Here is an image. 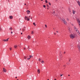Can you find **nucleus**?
I'll use <instances>...</instances> for the list:
<instances>
[{"label": "nucleus", "instance_id": "obj_1", "mask_svg": "<svg viewBox=\"0 0 80 80\" xmlns=\"http://www.w3.org/2000/svg\"><path fill=\"white\" fill-rule=\"evenodd\" d=\"M70 38H72V39H73V38H75V37H76V35H75V34H70Z\"/></svg>", "mask_w": 80, "mask_h": 80}, {"label": "nucleus", "instance_id": "obj_2", "mask_svg": "<svg viewBox=\"0 0 80 80\" xmlns=\"http://www.w3.org/2000/svg\"><path fill=\"white\" fill-rule=\"evenodd\" d=\"M24 20H27V21H29L30 20V18H28V17H27V16H25Z\"/></svg>", "mask_w": 80, "mask_h": 80}, {"label": "nucleus", "instance_id": "obj_3", "mask_svg": "<svg viewBox=\"0 0 80 80\" xmlns=\"http://www.w3.org/2000/svg\"><path fill=\"white\" fill-rule=\"evenodd\" d=\"M62 22L65 25H67V22H66V20H65L64 18L62 19Z\"/></svg>", "mask_w": 80, "mask_h": 80}, {"label": "nucleus", "instance_id": "obj_4", "mask_svg": "<svg viewBox=\"0 0 80 80\" xmlns=\"http://www.w3.org/2000/svg\"><path fill=\"white\" fill-rule=\"evenodd\" d=\"M68 29L69 32H71V31H72V29H71L70 27H68Z\"/></svg>", "mask_w": 80, "mask_h": 80}, {"label": "nucleus", "instance_id": "obj_5", "mask_svg": "<svg viewBox=\"0 0 80 80\" xmlns=\"http://www.w3.org/2000/svg\"><path fill=\"white\" fill-rule=\"evenodd\" d=\"M8 40H9V38H8L6 40L4 39L3 40V41H4V42H8Z\"/></svg>", "mask_w": 80, "mask_h": 80}, {"label": "nucleus", "instance_id": "obj_6", "mask_svg": "<svg viewBox=\"0 0 80 80\" xmlns=\"http://www.w3.org/2000/svg\"><path fill=\"white\" fill-rule=\"evenodd\" d=\"M37 72L38 73H40V69H38Z\"/></svg>", "mask_w": 80, "mask_h": 80}, {"label": "nucleus", "instance_id": "obj_7", "mask_svg": "<svg viewBox=\"0 0 80 80\" xmlns=\"http://www.w3.org/2000/svg\"><path fill=\"white\" fill-rule=\"evenodd\" d=\"M77 20L78 22L79 23H80V19H78V18H77Z\"/></svg>", "mask_w": 80, "mask_h": 80}, {"label": "nucleus", "instance_id": "obj_8", "mask_svg": "<svg viewBox=\"0 0 80 80\" xmlns=\"http://www.w3.org/2000/svg\"><path fill=\"white\" fill-rule=\"evenodd\" d=\"M27 12L28 14H29V13H30V11L28 10H27Z\"/></svg>", "mask_w": 80, "mask_h": 80}, {"label": "nucleus", "instance_id": "obj_9", "mask_svg": "<svg viewBox=\"0 0 80 80\" xmlns=\"http://www.w3.org/2000/svg\"><path fill=\"white\" fill-rule=\"evenodd\" d=\"M3 71H4L3 72H7V70H6V69H5V68H3Z\"/></svg>", "mask_w": 80, "mask_h": 80}, {"label": "nucleus", "instance_id": "obj_10", "mask_svg": "<svg viewBox=\"0 0 80 80\" xmlns=\"http://www.w3.org/2000/svg\"><path fill=\"white\" fill-rule=\"evenodd\" d=\"M22 32H24L25 30V27H24V28H22Z\"/></svg>", "mask_w": 80, "mask_h": 80}, {"label": "nucleus", "instance_id": "obj_11", "mask_svg": "<svg viewBox=\"0 0 80 80\" xmlns=\"http://www.w3.org/2000/svg\"><path fill=\"white\" fill-rule=\"evenodd\" d=\"M28 38L29 39H30V38H31V37L30 36H28Z\"/></svg>", "mask_w": 80, "mask_h": 80}, {"label": "nucleus", "instance_id": "obj_12", "mask_svg": "<svg viewBox=\"0 0 80 80\" xmlns=\"http://www.w3.org/2000/svg\"><path fill=\"white\" fill-rule=\"evenodd\" d=\"M9 18L10 19H12V18H13V16H9Z\"/></svg>", "mask_w": 80, "mask_h": 80}, {"label": "nucleus", "instance_id": "obj_13", "mask_svg": "<svg viewBox=\"0 0 80 80\" xmlns=\"http://www.w3.org/2000/svg\"><path fill=\"white\" fill-rule=\"evenodd\" d=\"M17 47H18V45H15L14 46V48H17Z\"/></svg>", "mask_w": 80, "mask_h": 80}, {"label": "nucleus", "instance_id": "obj_14", "mask_svg": "<svg viewBox=\"0 0 80 80\" xmlns=\"http://www.w3.org/2000/svg\"><path fill=\"white\" fill-rule=\"evenodd\" d=\"M77 47L79 50L80 51V46H79V45H78L77 46Z\"/></svg>", "mask_w": 80, "mask_h": 80}, {"label": "nucleus", "instance_id": "obj_15", "mask_svg": "<svg viewBox=\"0 0 80 80\" xmlns=\"http://www.w3.org/2000/svg\"><path fill=\"white\" fill-rule=\"evenodd\" d=\"M76 31L77 33H80V32H79V31H78V30L76 29Z\"/></svg>", "mask_w": 80, "mask_h": 80}, {"label": "nucleus", "instance_id": "obj_16", "mask_svg": "<svg viewBox=\"0 0 80 80\" xmlns=\"http://www.w3.org/2000/svg\"><path fill=\"white\" fill-rule=\"evenodd\" d=\"M72 13H73V14H75V11H74V10H72Z\"/></svg>", "mask_w": 80, "mask_h": 80}, {"label": "nucleus", "instance_id": "obj_17", "mask_svg": "<svg viewBox=\"0 0 80 80\" xmlns=\"http://www.w3.org/2000/svg\"><path fill=\"white\" fill-rule=\"evenodd\" d=\"M9 30L12 31V28H9Z\"/></svg>", "mask_w": 80, "mask_h": 80}, {"label": "nucleus", "instance_id": "obj_18", "mask_svg": "<svg viewBox=\"0 0 80 80\" xmlns=\"http://www.w3.org/2000/svg\"><path fill=\"white\" fill-rule=\"evenodd\" d=\"M24 59H25V60H26V59H27V57L26 56H24Z\"/></svg>", "mask_w": 80, "mask_h": 80}, {"label": "nucleus", "instance_id": "obj_19", "mask_svg": "<svg viewBox=\"0 0 80 80\" xmlns=\"http://www.w3.org/2000/svg\"><path fill=\"white\" fill-rule=\"evenodd\" d=\"M74 28L75 30H77V28H76V27L75 26H74Z\"/></svg>", "mask_w": 80, "mask_h": 80}, {"label": "nucleus", "instance_id": "obj_20", "mask_svg": "<svg viewBox=\"0 0 80 80\" xmlns=\"http://www.w3.org/2000/svg\"><path fill=\"white\" fill-rule=\"evenodd\" d=\"M29 57H30V58H32V57H33V56L32 55H30Z\"/></svg>", "mask_w": 80, "mask_h": 80}, {"label": "nucleus", "instance_id": "obj_21", "mask_svg": "<svg viewBox=\"0 0 80 80\" xmlns=\"http://www.w3.org/2000/svg\"><path fill=\"white\" fill-rule=\"evenodd\" d=\"M45 2L46 3H48V1H47V0H45Z\"/></svg>", "mask_w": 80, "mask_h": 80}, {"label": "nucleus", "instance_id": "obj_22", "mask_svg": "<svg viewBox=\"0 0 80 80\" xmlns=\"http://www.w3.org/2000/svg\"><path fill=\"white\" fill-rule=\"evenodd\" d=\"M33 25H34L35 26H36V24H35V22H34V23H33Z\"/></svg>", "mask_w": 80, "mask_h": 80}, {"label": "nucleus", "instance_id": "obj_23", "mask_svg": "<svg viewBox=\"0 0 80 80\" xmlns=\"http://www.w3.org/2000/svg\"><path fill=\"white\" fill-rule=\"evenodd\" d=\"M43 7L44 8H45V7H46V6L45 5H43Z\"/></svg>", "mask_w": 80, "mask_h": 80}, {"label": "nucleus", "instance_id": "obj_24", "mask_svg": "<svg viewBox=\"0 0 80 80\" xmlns=\"http://www.w3.org/2000/svg\"><path fill=\"white\" fill-rule=\"evenodd\" d=\"M2 29L0 27V31H2Z\"/></svg>", "mask_w": 80, "mask_h": 80}, {"label": "nucleus", "instance_id": "obj_25", "mask_svg": "<svg viewBox=\"0 0 80 80\" xmlns=\"http://www.w3.org/2000/svg\"><path fill=\"white\" fill-rule=\"evenodd\" d=\"M41 63H44V61H42Z\"/></svg>", "mask_w": 80, "mask_h": 80}, {"label": "nucleus", "instance_id": "obj_26", "mask_svg": "<svg viewBox=\"0 0 80 80\" xmlns=\"http://www.w3.org/2000/svg\"><path fill=\"white\" fill-rule=\"evenodd\" d=\"M45 27L46 28H47V25L46 24L45 25Z\"/></svg>", "mask_w": 80, "mask_h": 80}, {"label": "nucleus", "instance_id": "obj_27", "mask_svg": "<svg viewBox=\"0 0 80 80\" xmlns=\"http://www.w3.org/2000/svg\"><path fill=\"white\" fill-rule=\"evenodd\" d=\"M48 3H49V5H51V3H50V2H49Z\"/></svg>", "mask_w": 80, "mask_h": 80}, {"label": "nucleus", "instance_id": "obj_28", "mask_svg": "<svg viewBox=\"0 0 80 80\" xmlns=\"http://www.w3.org/2000/svg\"><path fill=\"white\" fill-rule=\"evenodd\" d=\"M30 58H27L28 60H30Z\"/></svg>", "mask_w": 80, "mask_h": 80}, {"label": "nucleus", "instance_id": "obj_29", "mask_svg": "<svg viewBox=\"0 0 80 80\" xmlns=\"http://www.w3.org/2000/svg\"><path fill=\"white\" fill-rule=\"evenodd\" d=\"M7 2H9V0H7Z\"/></svg>", "mask_w": 80, "mask_h": 80}, {"label": "nucleus", "instance_id": "obj_30", "mask_svg": "<svg viewBox=\"0 0 80 80\" xmlns=\"http://www.w3.org/2000/svg\"><path fill=\"white\" fill-rule=\"evenodd\" d=\"M52 14H53V15L55 14V12H52Z\"/></svg>", "mask_w": 80, "mask_h": 80}, {"label": "nucleus", "instance_id": "obj_31", "mask_svg": "<svg viewBox=\"0 0 80 80\" xmlns=\"http://www.w3.org/2000/svg\"><path fill=\"white\" fill-rule=\"evenodd\" d=\"M31 33H32V34H33V31H32Z\"/></svg>", "mask_w": 80, "mask_h": 80}, {"label": "nucleus", "instance_id": "obj_32", "mask_svg": "<svg viewBox=\"0 0 80 80\" xmlns=\"http://www.w3.org/2000/svg\"><path fill=\"white\" fill-rule=\"evenodd\" d=\"M67 20H68V21H69V19L68 18H67Z\"/></svg>", "mask_w": 80, "mask_h": 80}, {"label": "nucleus", "instance_id": "obj_33", "mask_svg": "<svg viewBox=\"0 0 80 80\" xmlns=\"http://www.w3.org/2000/svg\"><path fill=\"white\" fill-rule=\"evenodd\" d=\"M47 7H48V8H49V6H48V5H47Z\"/></svg>", "mask_w": 80, "mask_h": 80}, {"label": "nucleus", "instance_id": "obj_34", "mask_svg": "<svg viewBox=\"0 0 80 80\" xmlns=\"http://www.w3.org/2000/svg\"><path fill=\"white\" fill-rule=\"evenodd\" d=\"M78 34L79 36H80V32H79V33H78Z\"/></svg>", "mask_w": 80, "mask_h": 80}, {"label": "nucleus", "instance_id": "obj_35", "mask_svg": "<svg viewBox=\"0 0 80 80\" xmlns=\"http://www.w3.org/2000/svg\"><path fill=\"white\" fill-rule=\"evenodd\" d=\"M67 65H70V63H67Z\"/></svg>", "mask_w": 80, "mask_h": 80}, {"label": "nucleus", "instance_id": "obj_36", "mask_svg": "<svg viewBox=\"0 0 80 80\" xmlns=\"http://www.w3.org/2000/svg\"><path fill=\"white\" fill-rule=\"evenodd\" d=\"M62 75H63V74H61L60 75L61 77H62Z\"/></svg>", "mask_w": 80, "mask_h": 80}, {"label": "nucleus", "instance_id": "obj_37", "mask_svg": "<svg viewBox=\"0 0 80 80\" xmlns=\"http://www.w3.org/2000/svg\"><path fill=\"white\" fill-rule=\"evenodd\" d=\"M10 50H12V48H10Z\"/></svg>", "mask_w": 80, "mask_h": 80}, {"label": "nucleus", "instance_id": "obj_38", "mask_svg": "<svg viewBox=\"0 0 80 80\" xmlns=\"http://www.w3.org/2000/svg\"><path fill=\"white\" fill-rule=\"evenodd\" d=\"M40 60H41V59H40V58H39V62H40Z\"/></svg>", "mask_w": 80, "mask_h": 80}, {"label": "nucleus", "instance_id": "obj_39", "mask_svg": "<svg viewBox=\"0 0 80 80\" xmlns=\"http://www.w3.org/2000/svg\"><path fill=\"white\" fill-rule=\"evenodd\" d=\"M64 67H66V65H64Z\"/></svg>", "mask_w": 80, "mask_h": 80}, {"label": "nucleus", "instance_id": "obj_40", "mask_svg": "<svg viewBox=\"0 0 80 80\" xmlns=\"http://www.w3.org/2000/svg\"><path fill=\"white\" fill-rule=\"evenodd\" d=\"M11 34H12L13 33V32H11Z\"/></svg>", "mask_w": 80, "mask_h": 80}, {"label": "nucleus", "instance_id": "obj_41", "mask_svg": "<svg viewBox=\"0 0 80 80\" xmlns=\"http://www.w3.org/2000/svg\"><path fill=\"white\" fill-rule=\"evenodd\" d=\"M47 9L48 10H49V9L48 8H47Z\"/></svg>", "mask_w": 80, "mask_h": 80}, {"label": "nucleus", "instance_id": "obj_42", "mask_svg": "<svg viewBox=\"0 0 80 80\" xmlns=\"http://www.w3.org/2000/svg\"><path fill=\"white\" fill-rule=\"evenodd\" d=\"M69 12H71V11L70 10H69Z\"/></svg>", "mask_w": 80, "mask_h": 80}, {"label": "nucleus", "instance_id": "obj_43", "mask_svg": "<svg viewBox=\"0 0 80 80\" xmlns=\"http://www.w3.org/2000/svg\"><path fill=\"white\" fill-rule=\"evenodd\" d=\"M21 35H22V32H21Z\"/></svg>", "mask_w": 80, "mask_h": 80}, {"label": "nucleus", "instance_id": "obj_44", "mask_svg": "<svg viewBox=\"0 0 80 80\" xmlns=\"http://www.w3.org/2000/svg\"><path fill=\"white\" fill-rule=\"evenodd\" d=\"M54 35H56V33L55 32L54 33Z\"/></svg>", "mask_w": 80, "mask_h": 80}, {"label": "nucleus", "instance_id": "obj_45", "mask_svg": "<svg viewBox=\"0 0 80 80\" xmlns=\"http://www.w3.org/2000/svg\"><path fill=\"white\" fill-rule=\"evenodd\" d=\"M24 50H25V48H24Z\"/></svg>", "mask_w": 80, "mask_h": 80}, {"label": "nucleus", "instance_id": "obj_46", "mask_svg": "<svg viewBox=\"0 0 80 80\" xmlns=\"http://www.w3.org/2000/svg\"><path fill=\"white\" fill-rule=\"evenodd\" d=\"M15 78H17V77H16Z\"/></svg>", "mask_w": 80, "mask_h": 80}, {"label": "nucleus", "instance_id": "obj_47", "mask_svg": "<svg viewBox=\"0 0 80 80\" xmlns=\"http://www.w3.org/2000/svg\"><path fill=\"white\" fill-rule=\"evenodd\" d=\"M64 53L65 54V52H64Z\"/></svg>", "mask_w": 80, "mask_h": 80}, {"label": "nucleus", "instance_id": "obj_48", "mask_svg": "<svg viewBox=\"0 0 80 80\" xmlns=\"http://www.w3.org/2000/svg\"><path fill=\"white\" fill-rule=\"evenodd\" d=\"M25 5H26V3L25 4Z\"/></svg>", "mask_w": 80, "mask_h": 80}, {"label": "nucleus", "instance_id": "obj_49", "mask_svg": "<svg viewBox=\"0 0 80 80\" xmlns=\"http://www.w3.org/2000/svg\"><path fill=\"white\" fill-rule=\"evenodd\" d=\"M72 25L73 26V24H72Z\"/></svg>", "mask_w": 80, "mask_h": 80}, {"label": "nucleus", "instance_id": "obj_50", "mask_svg": "<svg viewBox=\"0 0 80 80\" xmlns=\"http://www.w3.org/2000/svg\"><path fill=\"white\" fill-rule=\"evenodd\" d=\"M31 19H32V18H31Z\"/></svg>", "mask_w": 80, "mask_h": 80}, {"label": "nucleus", "instance_id": "obj_51", "mask_svg": "<svg viewBox=\"0 0 80 80\" xmlns=\"http://www.w3.org/2000/svg\"><path fill=\"white\" fill-rule=\"evenodd\" d=\"M68 76H70V75H68Z\"/></svg>", "mask_w": 80, "mask_h": 80}, {"label": "nucleus", "instance_id": "obj_52", "mask_svg": "<svg viewBox=\"0 0 80 80\" xmlns=\"http://www.w3.org/2000/svg\"><path fill=\"white\" fill-rule=\"evenodd\" d=\"M57 33H58V31H57Z\"/></svg>", "mask_w": 80, "mask_h": 80}, {"label": "nucleus", "instance_id": "obj_53", "mask_svg": "<svg viewBox=\"0 0 80 80\" xmlns=\"http://www.w3.org/2000/svg\"><path fill=\"white\" fill-rule=\"evenodd\" d=\"M41 1H43V0H41Z\"/></svg>", "mask_w": 80, "mask_h": 80}, {"label": "nucleus", "instance_id": "obj_54", "mask_svg": "<svg viewBox=\"0 0 80 80\" xmlns=\"http://www.w3.org/2000/svg\"><path fill=\"white\" fill-rule=\"evenodd\" d=\"M21 28H20V30H21Z\"/></svg>", "mask_w": 80, "mask_h": 80}, {"label": "nucleus", "instance_id": "obj_55", "mask_svg": "<svg viewBox=\"0 0 80 80\" xmlns=\"http://www.w3.org/2000/svg\"><path fill=\"white\" fill-rule=\"evenodd\" d=\"M54 80H57L56 79H55Z\"/></svg>", "mask_w": 80, "mask_h": 80}, {"label": "nucleus", "instance_id": "obj_56", "mask_svg": "<svg viewBox=\"0 0 80 80\" xmlns=\"http://www.w3.org/2000/svg\"><path fill=\"white\" fill-rule=\"evenodd\" d=\"M48 80H49V79H48Z\"/></svg>", "mask_w": 80, "mask_h": 80}, {"label": "nucleus", "instance_id": "obj_57", "mask_svg": "<svg viewBox=\"0 0 80 80\" xmlns=\"http://www.w3.org/2000/svg\"><path fill=\"white\" fill-rule=\"evenodd\" d=\"M29 17H30V16H29Z\"/></svg>", "mask_w": 80, "mask_h": 80}, {"label": "nucleus", "instance_id": "obj_58", "mask_svg": "<svg viewBox=\"0 0 80 80\" xmlns=\"http://www.w3.org/2000/svg\"><path fill=\"white\" fill-rule=\"evenodd\" d=\"M17 80H18V79H17Z\"/></svg>", "mask_w": 80, "mask_h": 80}, {"label": "nucleus", "instance_id": "obj_59", "mask_svg": "<svg viewBox=\"0 0 80 80\" xmlns=\"http://www.w3.org/2000/svg\"><path fill=\"white\" fill-rule=\"evenodd\" d=\"M69 61H70V60H69Z\"/></svg>", "mask_w": 80, "mask_h": 80}]
</instances>
